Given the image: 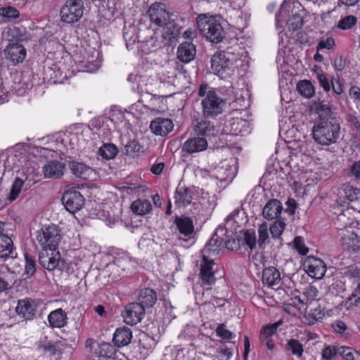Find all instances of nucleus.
<instances>
[{
  "label": "nucleus",
  "instance_id": "obj_22",
  "mask_svg": "<svg viewBox=\"0 0 360 360\" xmlns=\"http://www.w3.org/2000/svg\"><path fill=\"white\" fill-rule=\"evenodd\" d=\"M207 147V141L205 138H191L188 139L183 145L184 151L193 153L202 151Z\"/></svg>",
  "mask_w": 360,
  "mask_h": 360
},
{
  "label": "nucleus",
  "instance_id": "obj_16",
  "mask_svg": "<svg viewBox=\"0 0 360 360\" xmlns=\"http://www.w3.org/2000/svg\"><path fill=\"white\" fill-rule=\"evenodd\" d=\"M231 60L226 58L225 53L218 52L211 59V68L215 75L224 77V74L229 70Z\"/></svg>",
  "mask_w": 360,
  "mask_h": 360
},
{
  "label": "nucleus",
  "instance_id": "obj_34",
  "mask_svg": "<svg viewBox=\"0 0 360 360\" xmlns=\"http://www.w3.org/2000/svg\"><path fill=\"white\" fill-rule=\"evenodd\" d=\"M286 349L298 359H301L303 354V345L298 340L290 339L285 345Z\"/></svg>",
  "mask_w": 360,
  "mask_h": 360
},
{
  "label": "nucleus",
  "instance_id": "obj_8",
  "mask_svg": "<svg viewBox=\"0 0 360 360\" xmlns=\"http://www.w3.org/2000/svg\"><path fill=\"white\" fill-rule=\"evenodd\" d=\"M303 267L309 276L316 279L322 278L326 272L325 263L321 259L312 256L305 258Z\"/></svg>",
  "mask_w": 360,
  "mask_h": 360
},
{
  "label": "nucleus",
  "instance_id": "obj_32",
  "mask_svg": "<svg viewBox=\"0 0 360 360\" xmlns=\"http://www.w3.org/2000/svg\"><path fill=\"white\" fill-rule=\"evenodd\" d=\"M96 354L100 357L105 359L113 357L115 354V349L108 342H102L98 345Z\"/></svg>",
  "mask_w": 360,
  "mask_h": 360
},
{
  "label": "nucleus",
  "instance_id": "obj_35",
  "mask_svg": "<svg viewBox=\"0 0 360 360\" xmlns=\"http://www.w3.org/2000/svg\"><path fill=\"white\" fill-rule=\"evenodd\" d=\"M117 152L118 150L114 144L105 143L99 148L98 153L104 159L110 160L116 156Z\"/></svg>",
  "mask_w": 360,
  "mask_h": 360
},
{
  "label": "nucleus",
  "instance_id": "obj_63",
  "mask_svg": "<svg viewBox=\"0 0 360 360\" xmlns=\"http://www.w3.org/2000/svg\"><path fill=\"white\" fill-rule=\"evenodd\" d=\"M44 352H49L50 354H56V348L55 345L51 342H48L46 345H43L40 346Z\"/></svg>",
  "mask_w": 360,
  "mask_h": 360
},
{
  "label": "nucleus",
  "instance_id": "obj_12",
  "mask_svg": "<svg viewBox=\"0 0 360 360\" xmlns=\"http://www.w3.org/2000/svg\"><path fill=\"white\" fill-rule=\"evenodd\" d=\"M283 323L282 320L262 326L259 333V340L262 344L265 345L269 350L274 348V342L271 336L277 332L278 328Z\"/></svg>",
  "mask_w": 360,
  "mask_h": 360
},
{
  "label": "nucleus",
  "instance_id": "obj_59",
  "mask_svg": "<svg viewBox=\"0 0 360 360\" xmlns=\"http://www.w3.org/2000/svg\"><path fill=\"white\" fill-rule=\"evenodd\" d=\"M350 173L360 180V162H355L350 168Z\"/></svg>",
  "mask_w": 360,
  "mask_h": 360
},
{
  "label": "nucleus",
  "instance_id": "obj_5",
  "mask_svg": "<svg viewBox=\"0 0 360 360\" xmlns=\"http://www.w3.org/2000/svg\"><path fill=\"white\" fill-rule=\"evenodd\" d=\"M36 239L42 248H58L61 235L58 228L55 225H51L38 231Z\"/></svg>",
  "mask_w": 360,
  "mask_h": 360
},
{
  "label": "nucleus",
  "instance_id": "obj_49",
  "mask_svg": "<svg viewBox=\"0 0 360 360\" xmlns=\"http://www.w3.org/2000/svg\"><path fill=\"white\" fill-rule=\"evenodd\" d=\"M227 243L229 241H224L223 239L219 240L217 235H214L212 238L209 240L208 243L205 245V248L216 246L217 248H224L227 247Z\"/></svg>",
  "mask_w": 360,
  "mask_h": 360
},
{
  "label": "nucleus",
  "instance_id": "obj_55",
  "mask_svg": "<svg viewBox=\"0 0 360 360\" xmlns=\"http://www.w3.org/2000/svg\"><path fill=\"white\" fill-rule=\"evenodd\" d=\"M333 330L338 333L342 334L347 329L346 324L341 320H337L332 323Z\"/></svg>",
  "mask_w": 360,
  "mask_h": 360
},
{
  "label": "nucleus",
  "instance_id": "obj_17",
  "mask_svg": "<svg viewBox=\"0 0 360 360\" xmlns=\"http://www.w3.org/2000/svg\"><path fill=\"white\" fill-rule=\"evenodd\" d=\"M151 131L155 135L165 136L174 129V124L169 118L157 117L150 124Z\"/></svg>",
  "mask_w": 360,
  "mask_h": 360
},
{
  "label": "nucleus",
  "instance_id": "obj_20",
  "mask_svg": "<svg viewBox=\"0 0 360 360\" xmlns=\"http://www.w3.org/2000/svg\"><path fill=\"white\" fill-rule=\"evenodd\" d=\"M132 338V332L130 328L126 326L118 328L113 335V342L117 347L128 345Z\"/></svg>",
  "mask_w": 360,
  "mask_h": 360
},
{
  "label": "nucleus",
  "instance_id": "obj_26",
  "mask_svg": "<svg viewBox=\"0 0 360 360\" xmlns=\"http://www.w3.org/2000/svg\"><path fill=\"white\" fill-rule=\"evenodd\" d=\"M162 37L165 41V44H169L179 34V28L176 22L170 18L163 25Z\"/></svg>",
  "mask_w": 360,
  "mask_h": 360
},
{
  "label": "nucleus",
  "instance_id": "obj_58",
  "mask_svg": "<svg viewBox=\"0 0 360 360\" xmlns=\"http://www.w3.org/2000/svg\"><path fill=\"white\" fill-rule=\"evenodd\" d=\"M252 261L256 266H259L260 264H263L266 259L264 254L262 252L256 251L252 256Z\"/></svg>",
  "mask_w": 360,
  "mask_h": 360
},
{
  "label": "nucleus",
  "instance_id": "obj_15",
  "mask_svg": "<svg viewBox=\"0 0 360 360\" xmlns=\"http://www.w3.org/2000/svg\"><path fill=\"white\" fill-rule=\"evenodd\" d=\"M37 304L31 299L18 301L15 312L25 320H32L35 316Z\"/></svg>",
  "mask_w": 360,
  "mask_h": 360
},
{
  "label": "nucleus",
  "instance_id": "obj_42",
  "mask_svg": "<svg viewBox=\"0 0 360 360\" xmlns=\"http://www.w3.org/2000/svg\"><path fill=\"white\" fill-rule=\"evenodd\" d=\"M347 121L349 124L352 135L358 140H360V122L356 117L349 115L347 117Z\"/></svg>",
  "mask_w": 360,
  "mask_h": 360
},
{
  "label": "nucleus",
  "instance_id": "obj_45",
  "mask_svg": "<svg viewBox=\"0 0 360 360\" xmlns=\"http://www.w3.org/2000/svg\"><path fill=\"white\" fill-rule=\"evenodd\" d=\"M25 274L27 276V277H31L36 271L35 262L34 260L29 257L27 253H25Z\"/></svg>",
  "mask_w": 360,
  "mask_h": 360
},
{
  "label": "nucleus",
  "instance_id": "obj_27",
  "mask_svg": "<svg viewBox=\"0 0 360 360\" xmlns=\"http://www.w3.org/2000/svg\"><path fill=\"white\" fill-rule=\"evenodd\" d=\"M48 320L52 328H62L67 323V314L63 309L59 308L49 314Z\"/></svg>",
  "mask_w": 360,
  "mask_h": 360
},
{
  "label": "nucleus",
  "instance_id": "obj_30",
  "mask_svg": "<svg viewBox=\"0 0 360 360\" xmlns=\"http://www.w3.org/2000/svg\"><path fill=\"white\" fill-rule=\"evenodd\" d=\"M238 245H247L248 248H255L258 240H257L256 233L252 229L246 230L244 232H241L237 238Z\"/></svg>",
  "mask_w": 360,
  "mask_h": 360
},
{
  "label": "nucleus",
  "instance_id": "obj_44",
  "mask_svg": "<svg viewBox=\"0 0 360 360\" xmlns=\"http://www.w3.org/2000/svg\"><path fill=\"white\" fill-rule=\"evenodd\" d=\"M0 15L11 20L18 18L20 16V12L12 6L2 7L0 8Z\"/></svg>",
  "mask_w": 360,
  "mask_h": 360
},
{
  "label": "nucleus",
  "instance_id": "obj_23",
  "mask_svg": "<svg viewBox=\"0 0 360 360\" xmlns=\"http://www.w3.org/2000/svg\"><path fill=\"white\" fill-rule=\"evenodd\" d=\"M193 191L191 188L178 186L175 193V203L179 206L186 207L190 205L193 200Z\"/></svg>",
  "mask_w": 360,
  "mask_h": 360
},
{
  "label": "nucleus",
  "instance_id": "obj_37",
  "mask_svg": "<svg viewBox=\"0 0 360 360\" xmlns=\"http://www.w3.org/2000/svg\"><path fill=\"white\" fill-rule=\"evenodd\" d=\"M341 245L346 248H360L359 238L354 232H347L341 238Z\"/></svg>",
  "mask_w": 360,
  "mask_h": 360
},
{
  "label": "nucleus",
  "instance_id": "obj_52",
  "mask_svg": "<svg viewBox=\"0 0 360 360\" xmlns=\"http://www.w3.org/2000/svg\"><path fill=\"white\" fill-rule=\"evenodd\" d=\"M217 352L221 360H229L233 354L231 349L226 347L225 345L219 347Z\"/></svg>",
  "mask_w": 360,
  "mask_h": 360
},
{
  "label": "nucleus",
  "instance_id": "obj_18",
  "mask_svg": "<svg viewBox=\"0 0 360 360\" xmlns=\"http://www.w3.org/2000/svg\"><path fill=\"white\" fill-rule=\"evenodd\" d=\"M283 210L282 203L276 199H271L267 202L262 210V214L267 220L278 219Z\"/></svg>",
  "mask_w": 360,
  "mask_h": 360
},
{
  "label": "nucleus",
  "instance_id": "obj_13",
  "mask_svg": "<svg viewBox=\"0 0 360 360\" xmlns=\"http://www.w3.org/2000/svg\"><path fill=\"white\" fill-rule=\"evenodd\" d=\"M214 262L213 259H210L206 255H202V259L200 263V278L205 285H212L215 283L214 271L213 266Z\"/></svg>",
  "mask_w": 360,
  "mask_h": 360
},
{
  "label": "nucleus",
  "instance_id": "obj_25",
  "mask_svg": "<svg viewBox=\"0 0 360 360\" xmlns=\"http://www.w3.org/2000/svg\"><path fill=\"white\" fill-rule=\"evenodd\" d=\"M157 301L156 292L150 288L142 289L138 296L137 303L141 304L144 309L152 307Z\"/></svg>",
  "mask_w": 360,
  "mask_h": 360
},
{
  "label": "nucleus",
  "instance_id": "obj_24",
  "mask_svg": "<svg viewBox=\"0 0 360 360\" xmlns=\"http://www.w3.org/2000/svg\"><path fill=\"white\" fill-rule=\"evenodd\" d=\"M68 167L73 175L83 179H89L93 172L89 166L76 161L69 162Z\"/></svg>",
  "mask_w": 360,
  "mask_h": 360
},
{
  "label": "nucleus",
  "instance_id": "obj_36",
  "mask_svg": "<svg viewBox=\"0 0 360 360\" xmlns=\"http://www.w3.org/2000/svg\"><path fill=\"white\" fill-rule=\"evenodd\" d=\"M298 92L306 98H311L314 94V88L311 82L307 80L300 81L297 84Z\"/></svg>",
  "mask_w": 360,
  "mask_h": 360
},
{
  "label": "nucleus",
  "instance_id": "obj_28",
  "mask_svg": "<svg viewBox=\"0 0 360 360\" xmlns=\"http://www.w3.org/2000/svg\"><path fill=\"white\" fill-rule=\"evenodd\" d=\"M195 132L203 136H215L218 131L211 122L202 120L195 125Z\"/></svg>",
  "mask_w": 360,
  "mask_h": 360
},
{
  "label": "nucleus",
  "instance_id": "obj_51",
  "mask_svg": "<svg viewBox=\"0 0 360 360\" xmlns=\"http://www.w3.org/2000/svg\"><path fill=\"white\" fill-rule=\"evenodd\" d=\"M316 79L325 91L328 92L330 90L331 81L330 82L324 74H317Z\"/></svg>",
  "mask_w": 360,
  "mask_h": 360
},
{
  "label": "nucleus",
  "instance_id": "obj_62",
  "mask_svg": "<svg viewBox=\"0 0 360 360\" xmlns=\"http://www.w3.org/2000/svg\"><path fill=\"white\" fill-rule=\"evenodd\" d=\"M288 205V208L285 210V212H288L290 215H292L295 212L297 203L295 200L290 199L286 202Z\"/></svg>",
  "mask_w": 360,
  "mask_h": 360
},
{
  "label": "nucleus",
  "instance_id": "obj_41",
  "mask_svg": "<svg viewBox=\"0 0 360 360\" xmlns=\"http://www.w3.org/2000/svg\"><path fill=\"white\" fill-rule=\"evenodd\" d=\"M356 22V18L354 15H349L341 18L338 21L337 27L342 30H347L352 28Z\"/></svg>",
  "mask_w": 360,
  "mask_h": 360
},
{
  "label": "nucleus",
  "instance_id": "obj_64",
  "mask_svg": "<svg viewBox=\"0 0 360 360\" xmlns=\"http://www.w3.org/2000/svg\"><path fill=\"white\" fill-rule=\"evenodd\" d=\"M91 65L87 67L86 72H93L97 70L101 66V60H96L95 61H88Z\"/></svg>",
  "mask_w": 360,
  "mask_h": 360
},
{
  "label": "nucleus",
  "instance_id": "obj_54",
  "mask_svg": "<svg viewBox=\"0 0 360 360\" xmlns=\"http://www.w3.org/2000/svg\"><path fill=\"white\" fill-rule=\"evenodd\" d=\"M335 46V41L333 38L330 37L326 40H321L319 41L316 49L317 50L322 49H330Z\"/></svg>",
  "mask_w": 360,
  "mask_h": 360
},
{
  "label": "nucleus",
  "instance_id": "obj_19",
  "mask_svg": "<svg viewBox=\"0 0 360 360\" xmlns=\"http://www.w3.org/2000/svg\"><path fill=\"white\" fill-rule=\"evenodd\" d=\"M196 54L195 46L191 42L181 43L177 50V58L183 63H189Z\"/></svg>",
  "mask_w": 360,
  "mask_h": 360
},
{
  "label": "nucleus",
  "instance_id": "obj_10",
  "mask_svg": "<svg viewBox=\"0 0 360 360\" xmlns=\"http://www.w3.org/2000/svg\"><path fill=\"white\" fill-rule=\"evenodd\" d=\"M62 202L68 212L74 213L82 207L84 203V198L79 191L70 190L64 193L62 197Z\"/></svg>",
  "mask_w": 360,
  "mask_h": 360
},
{
  "label": "nucleus",
  "instance_id": "obj_43",
  "mask_svg": "<svg viewBox=\"0 0 360 360\" xmlns=\"http://www.w3.org/2000/svg\"><path fill=\"white\" fill-rule=\"evenodd\" d=\"M287 25L289 30L292 31L300 29L303 25V17L300 14L295 13L289 18Z\"/></svg>",
  "mask_w": 360,
  "mask_h": 360
},
{
  "label": "nucleus",
  "instance_id": "obj_40",
  "mask_svg": "<svg viewBox=\"0 0 360 360\" xmlns=\"http://www.w3.org/2000/svg\"><path fill=\"white\" fill-rule=\"evenodd\" d=\"M339 355L345 360H360V353L350 347H339Z\"/></svg>",
  "mask_w": 360,
  "mask_h": 360
},
{
  "label": "nucleus",
  "instance_id": "obj_46",
  "mask_svg": "<svg viewBox=\"0 0 360 360\" xmlns=\"http://www.w3.org/2000/svg\"><path fill=\"white\" fill-rule=\"evenodd\" d=\"M217 335L222 339L229 340L235 337V335L226 328V326L221 323L216 329Z\"/></svg>",
  "mask_w": 360,
  "mask_h": 360
},
{
  "label": "nucleus",
  "instance_id": "obj_11",
  "mask_svg": "<svg viewBox=\"0 0 360 360\" xmlns=\"http://www.w3.org/2000/svg\"><path fill=\"white\" fill-rule=\"evenodd\" d=\"M147 13L152 23L158 27L163 26L170 18V15L166 10V6L162 3L153 4Z\"/></svg>",
  "mask_w": 360,
  "mask_h": 360
},
{
  "label": "nucleus",
  "instance_id": "obj_39",
  "mask_svg": "<svg viewBox=\"0 0 360 360\" xmlns=\"http://www.w3.org/2000/svg\"><path fill=\"white\" fill-rule=\"evenodd\" d=\"M123 153L130 156H133L136 153L139 152L141 148L139 143L134 139H129L127 141L126 143H123Z\"/></svg>",
  "mask_w": 360,
  "mask_h": 360
},
{
  "label": "nucleus",
  "instance_id": "obj_6",
  "mask_svg": "<svg viewBox=\"0 0 360 360\" xmlns=\"http://www.w3.org/2000/svg\"><path fill=\"white\" fill-rule=\"evenodd\" d=\"M285 227V223L281 219H276L274 224L269 228L266 223H263L258 228V245L259 247L265 245L269 239V230L273 238H278Z\"/></svg>",
  "mask_w": 360,
  "mask_h": 360
},
{
  "label": "nucleus",
  "instance_id": "obj_33",
  "mask_svg": "<svg viewBox=\"0 0 360 360\" xmlns=\"http://www.w3.org/2000/svg\"><path fill=\"white\" fill-rule=\"evenodd\" d=\"M176 224L180 233L185 236H188L193 231V221L188 217L177 218Z\"/></svg>",
  "mask_w": 360,
  "mask_h": 360
},
{
  "label": "nucleus",
  "instance_id": "obj_29",
  "mask_svg": "<svg viewBox=\"0 0 360 360\" xmlns=\"http://www.w3.org/2000/svg\"><path fill=\"white\" fill-rule=\"evenodd\" d=\"M131 210L136 215L144 216L152 210V204L148 200L137 199L131 204Z\"/></svg>",
  "mask_w": 360,
  "mask_h": 360
},
{
  "label": "nucleus",
  "instance_id": "obj_56",
  "mask_svg": "<svg viewBox=\"0 0 360 360\" xmlns=\"http://www.w3.org/2000/svg\"><path fill=\"white\" fill-rule=\"evenodd\" d=\"M12 239L5 234H0V248H13Z\"/></svg>",
  "mask_w": 360,
  "mask_h": 360
},
{
  "label": "nucleus",
  "instance_id": "obj_7",
  "mask_svg": "<svg viewBox=\"0 0 360 360\" xmlns=\"http://www.w3.org/2000/svg\"><path fill=\"white\" fill-rule=\"evenodd\" d=\"M39 261L49 271H53L63 262L58 249H41L39 252Z\"/></svg>",
  "mask_w": 360,
  "mask_h": 360
},
{
  "label": "nucleus",
  "instance_id": "obj_21",
  "mask_svg": "<svg viewBox=\"0 0 360 360\" xmlns=\"http://www.w3.org/2000/svg\"><path fill=\"white\" fill-rule=\"evenodd\" d=\"M64 167V164L57 160L49 161L43 167L44 176L53 179L60 178L63 174Z\"/></svg>",
  "mask_w": 360,
  "mask_h": 360
},
{
  "label": "nucleus",
  "instance_id": "obj_61",
  "mask_svg": "<svg viewBox=\"0 0 360 360\" xmlns=\"http://www.w3.org/2000/svg\"><path fill=\"white\" fill-rule=\"evenodd\" d=\"M165 167L164 162H158L152 165L150 171L153 174L159 175L162 173Z\"/></svg>",
  "mask_w": 360,
  "mask_h": 360
},
{
  "label": "nucleus",
  "instance_id": "obj_31",
  "mask_svg": "<svg viewBox=\"0 0 360 360\" xmlns=\"http://www.w3.org/2000/svg\"><path fill=\"white\" fill-rule=\"evenodd\" d=\"M281 281L280 272L274 266L263 270L262 281L269 286L275 285Z\"/></svg>",
  "mask_w": 360,
  "mask_h": 360
},
{
  "label": "nucleus",
  "instance_id": "obj_60",
  "mask_svg": "<svg viewBox=\"0 0 360 360\" xmlns=\"http://www.w3.org/2000/svg\"><path fill=\"white\" fill-rule=\"evenodd\" d=\"M345 67V61L342 56L337 57L334 60V68L338 71H342Z\"/></svg>",
  "mask_w": 360,
  "mask_h": 360
},
{
  "label": "nucleus",
  "instance_id": "obj_38",
  "mask_svg": "<svg viewBox=\"0 0 360 360\" xmlns=\"http://www.w3.org/2000/svg\"><path fill=\"white\" fill-rule=\"evenodd\" d=\"M25 181L20 177H16L13 183L8 198L11 201L15 200L19 195Z\"/></svg>",
  "mask_w": 360,
  "mask_h": 360
},
{
  "label": "nucleus",
  "instance_id": "obj_53",
  "mask_svg": "<svg viewBox=\"0 0 360 360\" xmlns=\"http://www.w3.org/2000/svg\"><path fill=\"white\" fill-rule=\"evenodd\" d=\"M14 249H0V259L6 261L8 258L13 259L17 254L13 252Z\"/></svg>",
  "mask_w": 360,
  "mask_h": 360
},
{
  "label": "nucleus",
  "instance_id": "obj_1",
  "mask_svg": "<svg viewBox=\"0 0 360 360\" xmlns=\"http://www.w3.org/2000/svg\"><path fill=\"white\" fill-rule=\"evenodd\" d=\"M340 126L333 119L321 118L313 127V139L321 146H328L337 143L340 139Z\"/></svg>",
  "mask_w": 360,
  "mask_h": 360
},
{
  "label": "nucleus",
  "instance_id": "obj_3",
  "mask_svg": "<svg viewBox=\"0 0 360 360\" xmlns=\"http://www.w3.org/2000/svg\"><path fill=\"white\" fill-rule=\"evenodd\" d=\"M196 23L199 32L210 41L219 43L223 39L224 31L216 18L202 14L197 18Z\"/></svg>",
  "mask_w": 360,
  "mask_h": 360
},
{
  "label": "nucleus",
  "instance_id": "obj_50",
  "mask_svg": "<svg viewBox=\"0 0 360 360\" xmlns=\"http://www.w3.org/2000/svg\"><path fill=\"white\" fill-rule=\"evenodd\" d=\"M304 295L310 301L316 299L319 295L318 289L314 285H309L304 289Z\"/></svg>",
  "mask_w": 360,
  "mask_h": 360
},
{
  "label": "nucleus",
  "instance_id": "obj_48",
  "mask_svg": "<svg viewBox=\"0 0 360 360\" xmlns=\"http://www.w3.org/2000/svg\"><path fill=\"white\" fill-rule=\"evenodd\" d=\"M339 354V348L329 345L322 351V357L326 360L332 359L335 355Z\"/></svg>",
  "mask_w": 360,
  "mask_h": 360
},
{
  "label": "nucleus",
  "instance_id": "obj_9",
  "mask_svg": "<svg viewBox=\"0 0 360 360\" xmlns=\"http://www.w3.org/2000/svg\"><path fill=\"white\" fill-rule=\"evenodd\" d=\"M146 314V309L140 303L131 302L125 307L122 314L124 322L134 326L141 322Z\"/></svg>",
  "mask_w": 360,
  "mask_h": 360
},
{
  "label": "nucleus",
  "instance_id": "obj_57",
  "mask_svg": "<svg viewBox=\"0 0 360 360\" xmlns=\"http://www.w3.org/2000/svg\"><path fill=\"white\" fill-rule=\"evenodd\" d=\"M349 95L354 101H360V87L352 86L349 90Z\"/></svg>",
  "mask_w": 360,
  "mask_h": 360
},
{
  "label": "nucleus",
  "instance_id": "obj_4",
  "mask_svg": "<svg viewBox=\"0 0 360 360\" xmlns=\"http://www.w3.org/2000/svg\"><path fill=\"white\" fill-rule=\"evenodd\" d=\"M83 11L82 0H67L60 9V18L65 23L77 22L82 17Z\"/></svg>",
  "mask_w": 360,
  "mask_h": 360
},
{
  "label": "nucleus",
  "instance_id": "obj_47",
  "mask_svg": "<svg viewBox=\"0 0 360 360\" xmlns=\"http://www.w3.org/2000/svg\"><path fill=\"white\" fill-rule=\"evenodd\" d=\"M333 91L338 96H340L345 91V85L340 82V78L333 77L331 79V86Z\"/></svg>",
  "mask_w": 360,
  "mask_h": 360
},
{
  "label": "nucleus",
  "instance_id": "obj_14",
  "mask_svg": "<svg viewBox=\"0 0 360 360\" xmlns=\"http://www.w3.org/2000/svg\"><path fill=\"white\" fill-rule=\"evenodd\" d=\"M5 57L13 64L16 65L22 63L26 56V50L25 47L16 43H9L4 49Z\"/></svg>",
  "mask_w": 360,
  "mask_h": 360
},
{
  "label": "nucleus",
  "instance_id": "obj_2",
  "mask_svg": "<svg viewBox=\"0 0 360 360\" xmlns=\"http://www.w3.org/2000/svg\"><path fill=\"white\" fill-rule=\"evenodd\" d=\"M198 96L203 97L201 105L205 117H215L222 113L225 101L217 95L213 88L202 84L198 89Z\"/></svg>",
  "mask_w": 360,
  "mask_h": 360
}]
</instances>
